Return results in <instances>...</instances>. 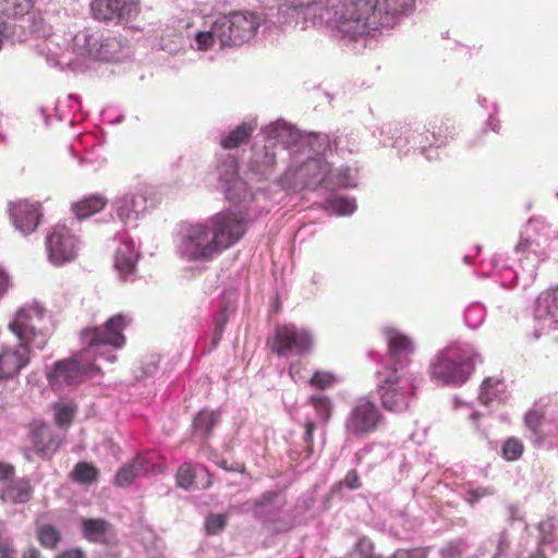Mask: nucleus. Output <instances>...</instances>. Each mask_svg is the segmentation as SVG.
Listing matches in <instances>:
<instances>
[{
    "label": "nucleus",
    "instance_id": "nucleus-58",
    "mask_svg": "<svg viewBox=\"0 0 558 558\" xmlns=\"http://www.w3.org/2000/svg\"><path fill=\"white\" fill-rule=\"evenodd\" d=\"M218 465L225 470H228L229 471V468L227 465V461L226 460H222L220 462H218Z\"/></svg>",
    "mask_w": 558,
    "mask_h": 558
},
{
    "label": "nucleus",
    "instance_id": "nucleus-14",
    "mask_svg": "<svg viewBox=\"0 0 558 558\" xmlns=\"http://www.w3.org/2000/svg\"><path fill=\"white\" fill-rule=\"evenodd\" d=\"M384 333L387 339L388 353L392 364L390 367H397L398 372H400L403 365L408 363V356L414 350L413 342L409 336L392 327H386Z\"/></svg>",
    "mask_w": 558,
    "mask_h": 558
},
{
    "label": "nucleus",
    "instance_id": "nucleus-7",
    "mask_svg": "<svg viewBox=\"0 0 558 558\" xmlns=\"http://www.w3.org/2000/svg\"><path fill=\"white\" fill-rule=\"evenodd\" d=\"M131 319L122 314L110 317L102 327L85 328L81 332V341L86 345V351L99 345L122 348L125 343L123 330Z\"/></svg>",
    "mask_w": 558,
    "mask_h": 558
},
{
    "label": "nucleus",
    "instance_id": "nucleus-24",
    "mask_svg": "<svg viewBox=\"0 0 558 558\" xmlns=\"http://www.w3.org/2000/svg\"><path fill=\"white\" fill-rule=\"evenodd\" d=\"M432 128V136L433 140L430 141L428 137H426L425 142H420L422 148L430 147L434 145H444L448 141V138L451 135V129L452 125L448 124V120L444 121V119H434L429 123Z\"/></svg>",
    "mask_w": 558,
    "mask_h": 558
},
{
    "label": "nucleus",
    "instance_id": "nucleus-59",
    "mask_svg": "<svg viewBox=\"0 0 558 558\" xmlns=\"http://www.w3.org/2000/svg\"><path fill=\"white\" fill-rule=\"evenodd\" d=\"M471 418H472L475 423H477V421H478V418H480V413H477V412L472 413Z\"/></svg>",
    "mask_w": 558,
    "mask_h": 558
},
{
    "label": "nucleus",
    "instance_id": "nucleus-49",
    "mask_svg": "<svg viewBox=\"0 0 558 558\" xmlns=\"http://www.w3.org/2000/svg\"><path fill=\"white\" fill-rule=\"evenodd\" d=\"M221 175L227 182L233 181L238 175V163L235 159H229L221 166Z\"/></svg>",
    "mask_w": 558,
    "mask_h": 558
},
{
    "label": "nucleus",
    "instance_id": "nucleus-4",
    "mask_svg": "<svg viewBox=\"0 0 558 558\" xmlns=\"http://www.w3.org/2000/svg\"><path fill=\"white\" fill-rule=\"evenodd\" d=\"M377 395L383 408L390 412L405 411L415 395V386L397 367H386L377 373Z\"/></svg>",
    "mask_w": 558,
    "mask_h": 558
},
{
    "label": "nucleus",
    "instance_id": "nucleus-42",
    "mask_svg": "<svg viewBox=\"0 0 558 558\" xmlns=\"http://www.w3.org/2000/svg\"><path fill=\"white\" fill-rule=\"evenodd\" d=\"M429 549L427 547L400 548L391 554L389 558H427Z\"/></svg>",
    "mask_w": 558,
    "mask_h": 558
},
{
    "label": "nucleus",
    "instance_id": "nucleus-34",
    "mask_svg": "<svg viewBox=\"0 0 558 558\" xmlns=\"http://www.w3.org/2000/svg\"><path fill=\"white\" fill-rule=\"evenodd\" d=\"M338 381L337 375L329 371H316L310 379V385L317 389H327Z\"/></svg>",
    "mask_w": 558,
    "mask_h": 558
},
{
    "label": "nucleus",
    "instance_id": "nucleus-1",
    "mask_svg": "<svg viewBox=\"0 0 558 558\" xmlns=\"http://www.w3.org/2000/svg\"><path fill=\"white\" fill-rule=\"evenodd\" d=\"M245 232L246 225L241 216L234 213L218 214L209 225L189 226L183 232L180 251L187 260L209 262L239 242Z\"/></svg>",
    "mask_w": 558,
    "mask_h": 558
},
{
    "label": "nucleus",
    "instance_id": "nucleus-60",
    "mask_svg": "<svg viewBox=\"0 0 558 558\" xmlns=\"http://www.w3.org/2000/svg\"><path fill=\"white\" fill-rule=\"evenodd\" d=\"M294 371H295V365H294V364H292V365L290 366V369H289V372H290V375H291V376L294 374Z\"/></svg>",
    "mask_w": 558,
    "mask_h": 558
},
{
    "label": "nucleus",
    "instance_id": "nucleus-12",
    "mask_svg": "<svg viewBox=\"0 0 558 558\" xmlns=\"http://www.w3.org/2000/svg\"><path fill=\"white\" fill-rule=\"evenodd\" d=\"M31 362V345L16 339L15 343H7L0 350V380L15 377Z\"/></svg>",
    "mask_w": 558,
    "mask_h": 558
},
{
    "label": "nucleus",
    "instance_id": "nucleus-45",
    "mask_svg": "<svg viewBox=\"0 0 558 558\" xmlns=\"http://www.w3.org/2000/svg\"><path fill=\"white\" fill-rule=\"evenodd\" d=\"M463 548L462 541H452L441 548L440 554L444 558H459L463 555Z\"/></svg>",
    "mask_w": 558,
    "mask_h": 558
},
{
    "label": "nucleus",
    "instance_id": "nucleus-47",
    "mask_svg": "<svg viewBox=\"0 0 558 558\" xmlns=\"http://www.w3.org/2000/svg\"><path fill=\"white\" fill-rule=\"evenodd\" d=\"M316 425L313 421H307L305 423V432H304V442L306 444V457H311L314 451V430Z\"/></svg>",
    "mask_w": 558,
    "mask_h": 558
},
{
    "label": "nucleus",
    "instance_id": "nucleus-15",
    "mask_svg": "<svg viewBox=\"0 0 558 558\" xmlns=\"http://www.w3.org/2000/svg\"><path fill=\"white\" fill-rule=\"evenodd\" d=\"M222 27L233 29V43L241 46L253 37L258 27V21L252 13L238 12L223 16Z\"/></svg>",
    "mask_w": 558,
    "mask_h": 558
},
{
    "label": "nucleus",
    "instance_id": "nucleus-43",
    "mask_svg": "<svg viewBox=\"0 0 558 558\" xmlns=\"http://www.w3.org/2000/svg\"><path fill=\"white\" fill-rule=\"evenodd\" d=\"M355 547L362 558H383L375 554V544L366 536L360 537Z\"/></svg>",
    "mask_w": 558,
    "mask_h": 558
},
{
    "label": "nucleus",
    "instance_id": "nucleus-32",
    "mask_svg": "<svg viewBox=\"0 0 558 558\" xmlns=\"http://www.w3.org/2000/svg\"><path fill=\"white\" fill-rule=\"evenodd\" d=\"M308 403L315 409L319 418L327 423L332 414V404L330 399L325 395H313L308 399Z\"/></svg>",
    "mask_w": 558,
    "mask_h": 558
},
{
    "label": "nucleus",
    "instance_id": "nucleus-48",
    "mask_svg": "<svg viewBox=\"0 0 558 558\" xmlns=\"http://www.w3.org/2000/svg\"><path fill=\"white\" fill-rule=\"evenodd\" d=\"M306 168H308L310 170H318V181L320 183H324L326 181V175L329 172L330 167L327 162L320 159H314L306 163Z\"/></svg>",
    "mask_w": 558,
    "mask_h": 558
},
{
    "label": "nucleus",
    "instance_id": "nucleus-33",
    "mask_svg": "<svg viewBox=\"0 0 558 558\" xmlns=\"http://www.w3.org/2000/svg\"><path fill=\"white\" fill-rule=\"evenodd\" d=\"M524 446L523 442L515 438H508L502 445V457L507 461H515L523 454Z\"/></svg>",
    "mask_w": 558,
    "mask_h": 558
},
{
    "label": "nucleus",
    "instance_id": "nucleus-26",
    "mask_svg": "<svg viewBox=\"0 0 558 558\" xmlns=\"http://www.w3.org/2000/svg\"><path fill=\"white\" fill-rule=\"evenodd\" d=\"M114 40V38L108 37L104 39L102 36L92 34L86 36L87 51L94 58L108 59V48L112 46Z\"/></svg>",
    "mask_w": 558,
    "mask_h": 558
},
{
    "label": "nucleus",
    "instance_id": "nucleus-52",
    "mask_svg": "<svg viewBox=\"0 0 558 558\" xmlns=\"http://www.w3.org/2000/svg\"><path fill=\"white\" fill-rule=\"evenodd\" d=\"M12 287L11 277L5 269L0 267V300Z\"/></svg>",
    "mask_w": 558,
    "mask_h": 558
},
{
    "label": "nucleus",
    "instance_id": "nucleus-28",
    "mask_svg": "<svg viewBox=\"0 0 558 558\" xmlns=\"http://www.w3.org/2000/svg\"><path fill=\"white\" fill-rule=\"evenodd\" d=\"M90 11L98 21H112L117 19V0H93Z\"/></svg>",
    "mask_w": 558,
    "mask_h": 558
},
{
    "label": "nucleus",
    "instance_id": "nucleus-41",
    "mask_svg": "<svg viewBox=\"0 0 558 558\" xmlns=\"http://www.w3.org/2000/svg\"><path fill=\"white\" fill-rule=\"evenodd\" d=\"M75 409L70 404L59 405L56 410V423L61 427L69 426L74 417Z\"/></svg>",
    "mask_w": 558,
    "mask_h": 558
},
{
    "label": "nucleus",
    "instance_id": "nucleus-2",
    "mask_svg": "<svg viewBox=\"0 0 558 558\" xmlns=\"http://www.w3.org/2000/svg\"><path fill=\"white\" fill-rule=\"evenodd\" d=\"M338 28L352 37L381 26L375 0H328Z\"/></svg>",
    "mask_w": 558,
    "mask_h": 558
},
{
    "label": "nucleus",
    "instance_id": "nucleus-11",
    "mask_svg": "<svg viewBox=\"0 0 558 558\" xmlns=\"http://www.w3.org/2000/svg\"><path fill=\"white\" fill-rule=\"evenodd\" d=\"M94 371L99 373L100 368L92 363H82L78 356H74L56 362L47 378L52 387L77 385Z\"/></svg>",
    "mask_w": 558,
    "mask_h": 558
},
{
    "label": "nucleus",
    "instance_id": "nucleus-61",
    "mask_svg": "<svg viewBox=\"0 0 558 558\" xmlns=\"http://www.w3.org/2000/svg\"><path fill=\"white\" fill-rule=\"evenodd\" d=\"M131 202H132V205L134 207L135 206V199L133 198Z\"/></svg>",
    "mask_w": 558,
    "mask_h": 558
},
{
    "label": "nucleus",
    "instance_id": "nucleus-8",
    "mask_svg": "<svg viewBox=\"0 0 558 558\" xmlns=\"http://www.w3.org/2000/svg\"><path fill=\"white\" fill-rule=\"evenodd\" d=\"M48 259L56 266L74 260L78 254V239L65 225H56L47 231Z\"/></svg>",
    "mask_w": 558,
    "mask_h": 558
},
{
    "label": "nucleus",
    "instance_id": "nucleus-13",
    "mask_svg": "<svg viewBox=\"0 0 558 558\" xmlns=\"http://www.w3.org/2000/svg\"><path fill=\"white\" fill-rule=\"evenodd\" d=\"M9 214L14 227L23 234L35 232L44 216L41 204L28 199L10 203Z\"/></svg>",
    "mask_w": 558,
    "mask_h": 558
},
{
    "label": "nucleus",
    "instance_id": "nucleus-3",
    "mask_svg": "<svg viewBox=\"0 0 558 558\" xmlns=\"http://www.w3.org/2000/svg\"><path fill=\"white\" fill-rule=\"evenodd\" d=\"M476 354L459 347L439 352L429 366L433 380L441 385L460 386L466 383L474 371Z\"/></svg>",
    "mask_w": 558,
    "mask_h": 558
},
{
    "label": "nucleus",
    "instance_id": "nucleus-31",
    "mask_svg": "<svg viewBox=\"0 0 558 558\" xmlns=\"http://www.w3.org/2000/svg\"><path fill=\"white\" fill-rule=\"evenodd\" d=\"M141 12L137 0H117V19L130 22L135 20Z\"/></svg>",
    "mask_w": 558,
    "mask_h": 558
},
{
    "label": "nucleus",
    "instance_id": "nucleus-56",
    "mask_svg": "<svg viewBox=\"0 0 558 558\" xmlns=\"http://www.w3.org/2000/svg\"><path fill=\"white\" fill-rule=\"evenodd\" d=\"M22 558H43L41 553L35 546H29L22 553Z\"/></svg>",
    "mask_w": 558,
    "mask_h": 558
},
{
    "label": "nucleus",
    "instance_id": "nucleus-37",
    "mask_svg": "<svg viewBox=\"0 0 558 558\" xmlns=\"http://www.w3.org/2000/svg\"><path fill=\"white\" fill-rule=\"evenodd\" d=\"M222 24H223V16L219 17L214 23V34H216L220 47L225 48V47L236 46L233 43V29H231V28L227 29L226 27H222Z\"/></svg>",
    "mask_w": 558,
    "mask_h": 558
},
{
    "label": "nucleus",
    "instance_id": "nucleus-27",
    "mask_svg": "<svg viewBox=\"0 0 558 558\" xmlns=\"http://www.w3.org/2000/svg\"><path fill=\"white\" fill-rule=\"evenodd\" d=\"M505 391V385L501 379L487 377L483 380L480 392V400L488 405L494 399L498 398Z\"/></svg>",
    "mask_w": 558,
    "mask_h": 558
},
{
    "label": "nucleus",
    "instance_id": "nucleus-10",
    "mask_svg": "<svg viewBox=\"0 0 558 558\" xmlns=\"http://www.w3.org/2000/svg\"><path fill=\"white\" fill-rule=\"evenodd\" d=\"M28 438L31 448L25 447L22 449L23 456L28 462H33L32 451L41 459H51L61 445V439L53 428L45 423L32 425Z\"/></svg>",
    "mask_w": 558,
    "mask_h": 558
},
{
    "label": "nucleus",
    "instance_id": "nucleus-19",
    "mask_svg": "<svg viewBox=\"0 0 558 558\" xmlns=\"http://www.w3.org/2000/svg\"><path fill=\"white\" fill-rule=\"evenodd\" d=\"M108 199L102 194H90L72 203V213L78 219H86L105 209Z\"/></svg>",
    "mask_w": 558,
    "mask_h": 558
},
{
    "label": "nucleus",
    "instance_id": "nucleus-6",
    "mask_svg": "<svg viewBox=\"0 0 558 558\" xmlns=\"http://www.w3.org/2000/svg\"><path fill=\"white\" fill-rule=\"evenodd\" d=\"M385 424V416L368 398L359 399L351 408L344 424L347 435L361 438L376 433Z\"/></svg>",
    "mask_w": 558,
    "mask_h": 558
},
{
    "label": "nucleus",
    "instance_id": "nucleus-57",
    "mask_svg": "<svg viewBox=\"0 0 558 558\" xmlns=\"http://www.w3.org/2000/svg\"><path fill=\"white\" fill-rule=\"evenodd\" d=\"M207 476H208V480H207L206 484L204 485V488H209L213 485V478H211V474L209 472H207Z\"/></svg>",
    "mask_w": 558,
    "mask_h": 558
},
{
    "label": "nucleus",
    "instance_id": "nucleus-54",
    "mask_svg": "<svg viewBox=\"0 0 558 558\" xmlns=\"http://www.w3.org/2000/svg\"><path fill=\"white\" fill-rule=\"evenodd\" d=\"M15 473L14 466L9 463L0 462V480L5 481L11 478Z\"/></svg>",
    "mask_w": 558,
    "mask_h": 558
},
{
    "label": "nucleus",
    "instance_id": "nucleus-23",
    "mask_svg": "<svg viewBox=\"0 0 558 558\" xmlns=\"http://www.w3.org/2000/svg\"><path fill=\"white\" fill-rule=\"evenodd\" d=\"M255 129L256 124L252 122H244L238 125L225 138L221 140V147L231 150L246 144Z\"/></svg>",
    "mask_w": 558,
    "mask_h": 558
},
{
    "label": "nucleus",
    "instance_id": "nucleus-29",
    "mask_svg": "<svg viewBox=\"0 0 558 558\" xmlns=\"http://www.w3.org/2000/svg\"><path fill=\"white\" fill-rule=\"evenodd\" d=\"M219 421V415L213 411H201L193 421L196 433L207 438L210 436L213 428Z\"/></svg>",
    "mask_w": 558,
    "mask_h": 558
},
{
    "label": "nucleus",
    "instance_id": "nucleus-44",
    "mask_svg": "<svg viewBox=\"0 0 558 558\" xmlns=\"http://www.w3.org/2000/svg\"><path fill=\"white\" fill-rule=\"evenodd\" d=\"M536 312L539 317H549L556 322H558V303L557 302H548L546 304H541V295L537 299L536 303Z\"/></svg>",
    "mask_w": 558,
    "mask_h": 558
},
{
    "label": "nucleus",
    "instance_id": "nucleus-36",
    "mask_svg": "<svg viewBox=\"0 0 558 558\" xmlns=\"http://www.w3.org/2000/svg\"><path fill=\"white\" fill-rule=\"evenodd\" d=\"M177 485L184 489H190L195 481V472L190 463H183L179 466L175 475Z\"/></svg>",
    "mask_w": 558,
    "mask_h": 558
},
{
    "label": "nucleus",
    "instance_id": "nucleus-5",
    "mask_svg": "<svg viewBox=\"0 0 558 558\" xmlns=\"http://www.w3.org/2000/svg\"><path fill=\"white\" fill-rule=\"evenodd\" d=\"M46 310L34 302L21 307L13 320L9 324V329L15 335L16 339L43 349L48 342V335L43 328V322Z\"/></svg>",
    "mask_w": 558,
    "mask_h": 558
},
{
    "label": "nucleus",
    "instance_id": "nucleus-46",
    "mask_svg": "<svg viewBox=\"0 0 558 558\" xmlns=\"http://www.w3.org/2000/svg\"><path fill=\"white\" fill-rule=\"evenodd\" d=\"M333 207L339 215H350L355 210L356 205L353 201L349 198L337 197L333 201Z\"/></svg>",
    "mask_w": 558,
    "mask_h": 558
},
{
    "label": "nucleus",
    "instance_id": "nucleus-38",
    "mask_svg": "<svg viewBox=\"0 0 558 558\" xmlns=\"http://www.w3.org/2000/svg\"><path fill=\"white\" fill-rule=\"evenodd\" d=\"M229 316H230V314L227 308L222 310L219 313V315L217 316V318L215 320V328H214V333H213L214 347L218 345V343L221 341L226 326L229 322Z\"/></svg>",
    "mask_w": 558,
    "mask_h": 558
},
{
    "label": "nucleus",
    "instance_id": "nucleus-55",
    "mask_svg": "<svg viewBox=\"0 0 558 558\" xmlns=\"http://www.w3.org/2000/svg\"><path fill=\"white\" fill-rule=\"evenodd\" d=\"M57 558H85V554L81 548H72L62 551Z\"/></svg>",
    "mask_w": 558,
    "mask_h": 558
},
{
    "label": "nucleus",
    "instance_id": "nucleus-21",
    "mask_svg": "<svg viewBox=\"0 0 558 558\" xmlns=\"http://www.w3.org/2000/svg\"><path fill=\"white\" fill-rule=\"evenodd\" d=\"M138 254L133 242H122L116 252V267L122 275L133 272Z\"/></svg>",
    "mask_w": 558,
    "mask_h": 558
},
{
    "label": "nucleus",
    "instance_id": "nucleus-40",
    "mask_svg": "<svg viewBox=\"0 0 558 558\" xmlns=\"http://www.w3.org/2000/svg\"><path fill=\"white\" fill-rule=\"evenodd\" d=\"M215 41H218L216 34H214V25L207 32H198L195 36L197 49L206 51L210 49Z\"/></svg>",
    "mask_w": 558,
    "mask_h": 558
},
{
    "label": "nucleus",
    "instance_id": "nucleus-17",
    "mask_svg": "<svg viewBox=\"0 0 558 558\" xmlns=\"http://www.w3.org/2000/svg\"><path fill=\"white\" fill-rule=\"evenodd\" d=\"M415 0H375L381 26H391L397 19L410 13Z\"/></svg>",
    "mask_w": 558,
    "mask_h": 558
},
{
    "label": "nucleus",
    "instance_id": "nucleus-20",
    "mask_svg": "<svg viewBox=\"0 0 558 558\" xmlns=\"http://www.w3.org/2000/svg\"><path fill=\"white\" fill-rule=\"evenodd\" d=\"M33 496V487L29 480L20 478L10 483L2 492L1 499L12 504H25Z\"/></svg>",
    "mask_w": 558,
    "mask_h": 558
},
{
    "label": "nucleus",
    "instance_id": "nucleus-16",
    "mask_svg": "<svg viewBox=\"0 0 558 558\" xmlns=\"http://www.w3.org/2000/svg\"><path fill=\"white\" fill-rule=\"evenodd\" d=\"M81 526L83 537L92 543L108 545L116 536L114 526L109 521L101 518L82 519Z\"/></svg>",
    "mask_w": 558,
    "mask_h": 558
},
{
    "label": "nucleus",
    "instance_id": "nucleus-39",
    "mask_svg": "<svg viewBox=\"0 0 558 558\" xmlns=\"http://www.w3.org/2000/svg\"><path fill=\"white\" fill-rule=\"evenodd\" d=\"M227 520L226 514H210L207 517L205 522L207 534L215 535L220 533L225 529Z\"/></svg>",
    "mask_w": 558,
    "mask_h": 558
},
{
    "label": "nucleus",
    "instance_id": "nucleus-30",
    "mask_svg": "<svg viewBox=\"0 0 558 558\" xmlns=\"http://www.w3.org/2000/svg\"><path fill=\"white\" fill-rule=\"evenodd\" d=\"M37 541L47 549H56L61 541V533L51 524H43L36 531Z\"/></svg>",
    "mask_w": 558,
    "mask_h": 558
},
{
    "label": "nucleus",
    "instance_id": "nucleus-53",
    "mask_svg": "<svg viewBox=\"0 0 558 558\" xmlns=\"http://www.w3.org/2000/svg\"><path fill=\"white\" fill-rule=\"evenodd\" d=\"M16 551L8 539L0 542V558H15Z\"/></svg>",
    "mask_w": 558,
    "mask_h": 558
},
{
    "label": "nucleus",
    "instance_id": "nucleus-35",
    "mask_svg": "<svg viewBox=\"0 0 558 558\" xmlns=\"http://www.w3.org/2000/svg\"><path fill=\"white\" fill-rule=\"evenodd\" d=\"M7 7L0 8V11L7 15H24L33 8L32 0H5Z\"/></svg>",
    "mask_w": 558,
    "mask_h": 558
},
{
    "label": "nucleus",
    "instance_id": "nucleus-25",
    "mask_svg": "<svg viewBox=\"0 0 558 558\" xmlns=\"http://www.w3.org/2000/svg\"><path fill=\"white\" fill-rule=\"evenodd\" d=\"M70 476L75 483L89 485L98 480L99 470L95 465L82 461L74 465Z\"/></svg>",
    "mask_w": 558,
    "mask_h": 558
},
{
    "label": "nucleus",
    "instance_id": "nucleus-50",
    "mask_svg": "<svg viewBox=\"0 0 558 558\" xmlns=\"http://www.w3.org/2000/svg\"><path fill=\"white\" fill-rule=\"evenodd\" d=\"M341 484H343L349 489H359L362 486L360 476L355 470L349 471L342 480Z\"/></svg>",
    "mask_w": 558,
    "mask_h": 558
},
{
    "label": "nucleus",
    "instance_id": "nucleus-51",
    "mask_svg": "<svg viewBox=\"0 0 558 558\" xmlns=\"http://www.w3.org/2000/svg\"><path fill=\"white\" fill-rule=\"evenodd\" d=\"M493 494L490 488H478V489H470L466 493V501L471 505H474L478 499L485 496H489Z\"/></svg>",
    "mask_w": 558,
    "mask_h": 558
},
{
    "label": "nucleus",
    "instance_id": "nucleus-9",
    "mask_svg": "<svg viewBox=\"0 0 558 558\" xmlns=\"http://www.w3.org/2000/svg\"><path fill=\"white\" fill-rule=\"evenodd\" d=\"M312 347L313 338L310 331L293 324L277 326L270 345L271 351L278 356L305 355L311 352Z\"/></svg>",
    "mask_w": 558,
    "mask_h": 558
},
{
    "label": "nucleus",
    "instance_id": "nucleus-22",
    "mask_svg": "<svg viewBox=\"0 0 558 558\" xmlns=\"http://www.w3.org/2000/svg\"><path fill=\"white\" fill-rule=\"evenodd\" d=\"M545 423V414L539 410H530L524 415V424L531 430L537 442H542L545 437L558 434V418L554 421L555 429L543 432L542 427Z\"/></svg>",
    "mask_w": 558,
    "mask_h": 558
},
{
    "label": "nucleus",
    "instance_id": "nucleus-18",
    "mask_svg": "<svg viewBox=\"0 0 558 558\" xmlns=\"http://www.w3.org/2000/svg\"><path fill=\"white\" fill-rule=\"evenodd\" d=\"M153 472V466L143 456H137L131 463L119 469L114 476V484L120 487L130 486L133 481L143 474Z\"/></svg>",
    "mask_w": 558,
    "mask_h": 558
}]
</instances>
